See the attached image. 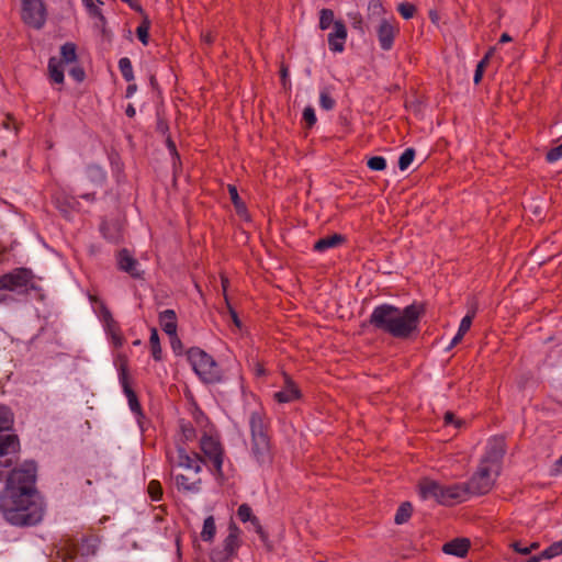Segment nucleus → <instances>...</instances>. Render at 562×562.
<instances>
[{"mask_svg": "<svg viewBox=\"0 0 562 562\" xmlns=\"http://www.w3.org/2000/svg\"><path fill=\"white\" fill-rule=\"evenodd\" d=\"M463 336L460 335L459 333H457V335L452 338L451 342H450V346L448 347V349H451L453 348L454 346H457L461 340H462Z\"/></svg>", "mask_w": 562, "mask_h": 562, "instance_id": "54", "label": "nucleus"}, {"mask_svg": "<svg viewBox=\"0 0 562 562\" xmlns=\"http://www.w3.org/2000/svg\"><path fill=\"white\" fill-rule=\"evenodd\" d=\"M119 68H120V71H121L123 78L126 81H132L134 79L133 67H132V63H131L130 58H127V57L121 58L119 60Z\"/></svg>", "mask_w": 562, "mask_h": 562, "instance_id": "32", "label": "nucleus"}, {"mask_svg": "<svg viewBox=\"0 0 562 562\" xmlns=\"http://www.w3.org/2000/svg\"><path fill=\"white\" fill-rule=\"evenodd\" d=\"M149 344L151 349V356L156 361L161 360V347L159 341L158 331L155 327L150 329Z\"/></svg>", "mask_w": 562, "mask_h": 562, "instance_id": "28", "label": "nucleus"}, {"mask_svg": "<svg viewBox=\"0 0 562 562\" xmlns=\"http://www.w3.org/2000/svg\"><path fill=\"white\" fill-rule=\"evenodd\" d=\"M501 471L488 467L486 463H481L472 477L467 482L471 495H484L488 493L498 476Z\"/></svg>", "mask_w": 562, "mask_h": 562, "instance_id": "7", "label": "nucleus"}, {"mask_svg": "<svg viewBox=\"0 0 562 562\" xmlns=\"http://www.w3.org/2000/svg\"><path fill=\"white\" fill-rule=\"evenodd\" d=\"M99 542L100 541L97 536H93V535L87 536L81 539V542L78 546V548L74 543H66L60 549V553L65 561L67 559L75 558L76 554H80L81 557H85V558L92 557L97 553Z\"/></svg>", "mask_w": 562, "mask_h": 562, "instance_id": "12", "label": "nucleus"}, {"mask_svg": "<svg viewBox=\"0 0 562 562\" xmlns=\"http://www.w3.org/2000/svg\"><path fill=\"white\" fill-rule=\"evenodd\" d=\"M149 29L150 22L147 18H145L136 29V35L144 45L148 44Z\"/></svg>", "mask_w": 562, "mask_h": 562, "instance_id": "33", "label": "nucleus"}, {"mask_svg": "<svg viewBox=\"0 0 562 562\" xmlns=\"http://www.w3.org/2000/svg\"><path fill=\"white\" fill-rule=\"evenodd\" d=\"M147 491L153 501H159L162 496V487L159 481H150Z\"/></svg>", "mask_w": 562, "mask_h": 562, "instance_id": "41", "label": "nucleus"}, {"mask_svg": "<svg viewBox=\"0 0 562 562\" xmlns=\"http://www.w3.org/2000/svg\"><path fill=\"white\" fill-rule=\"evenodd\" d=\"M347 27L341 20L334 22L333 31L328 34V47L334 53H342L347 41Z\"/></svg>", "mask_w": 562, "mask_h": 562, "instance_id": "17", "label": "nucleus"}, {"mask_svg": "<svg viewBox=\"0 0 562 562\" xmlns=\"http://www.w3.org/2000/svg\"><path fill=\"white\" fill-rule=\"evenodd\" d=\"M248 522H250L254 531L258 533L262 540H266L267 535L263 528L261 527L259 519L256 516H254Z\"/></svg>", "mask_w": 562, "mask_h": 562, "instance_id": "49", "label": "nucleus"}, {"mask_svg": "<svg viewBox=\"0 0 562 562\" xmlns=\"http://www.w3.org/2000/svg\"><path fill=\"white\" fill-rule=\"evenodd\" d=\"M32 280V272L25 268H18L0 277V291H19L27 288ZM4 296H0V303Z\"/></svg>", "mask_w": 562, "mask_h": 562, "instance_id": "11", "label": "nucleus"}, {"mask_svg": "<svg viewBox=\"0 0 562 562\" xmlns=\"http://www.w3.org/2000/svg\"><path fill=\"white\" fill-rule=\"evenodd\" d=\"M136 91V86L135 85H130L126 89V97L130 98L134 94V92Z\"/></svg>", "mask_w": 562, "mask_h": 562, "instance_id": "59", "label": "nucleus"}, {"mask_svg": "<svg viewBox=\"0 0 562 562\" xmlns=\"http://www.w3.org/2000/svg\"><path fill=\"white\" fill-rule=\"evenodd\" d=\"M423 314L424 307L418 304H411L404 308L381 304L372 311L369 323L375 329L394 338L407 339L418 331Z\"/></svg>", "mask_w": 562, "mask_h": 562, "instance_id": "2", "label": "nucleus"}, {"mask_svg": "<svg viewBox=\"0 0 562 562\" xmlns=\"http://www.w3.org/2000/svg\"><path fill=\"white\" fill-rule=\"evenodd\" d=\"M82 2L91 15L98 18L100 22L104 23L105 19L102 15L101 10L99 8V4H102L101 0H95L97 3H94L93 0H82Z\"/></svg>", "mask_w": 562, "mask_h": 562, "instance_id": "37", "label": "nucleus"}, {"mask_svg": "<svg viewBox=\"0 0 562 562\" xmlns=\"http://www.w3.org/2000/svg\"><path fill=\"white\" fill-rule=\"evenodd\" d=\"M13 424V414L10 408L0 405V432L9 430ZM19 448V439L15 435L0 434V481L7 475L12 460L8 456Z\"/></svg>", "mask_w": 562, "mask_h": 562, "instance_id": "5", "label": "nucleus"}, {"mask_svg": "<svg viewBox=\"0 0 562 562\" xmlns=\"http://www.w3.org/2000/svg\"><path fill=\"white\" fill-rule=\"evenodd\" d=\"M255 515L248 504H241L237 509V517L243 522H248Z\"/></svg>", "mask_w": 562, "mask_h": 562, "instance_id": "43", "label": "nucleus"}, {"mask_svg": "<svg viewBox=\"0 0 562 562\" xmlns=\"http://www.w3.org/2000/svg\"><path fill=\"white\" fill-rule=\"evenodd\" d=\"M414 157H415V150L413 148H406L400 156L398 168L402 171L406 170L413 162Z\"/></svg>", "mask_w": 562, "mask_h": 562, "instance_id": "35", "label": "nucleus"}, {"mask_svg": "<svg viewBox=\"0 0 562 562\" xmlns=\"http://www.w3.org/2000/svg\"><path fill=\"white\" fill-rule=\"evenodd\" d=\"M397 11L404 19L408 20L414 16L416 8L412 3L403 2L398 4Z\"/></svg>", "mask_w": 562, "mask_h": 562, "instance_id": "44", "label": "nucleus"}, {"mask_svg": "<svg viewBox=\"0 0 562 562\" xmlns=\"http://www.w3.org/2000/svg\"><path fill=\"white\" fill-rule=\"evenodd\" d=\"M505 454V440L503 437H493L488 440L486 451L481 463H486L501 471L502 460Z\"/></svg>", "mask_w": 562, "mask_h": 562, "instance_id": "13", "label": "nucleus"}, {"mask_svg": "<svg viewBox=\"0 0 562 562\" xmlns=\"http://www.w3.org/2000/svg\"><path fill=\"white\" fill-rule=\"evenodd\" d=\"M250 440L248 450L254 461L259 465H269L273 460L271 439L268 434V418L263 411L250 412L249 418Z\"/></svg>", "mask_w": 562, "mask_h": 562, "instance_id": "4", "label": "nucleus"}, {"mask_svg": "<svg viewBox=\"0 0 562 562\" xmlns=\"http://www.w3.org/2000/svg\"><path fill=\"white\" fill-rule=\"evenodd\" d=\"M239 529L235 525H229L228 535L223 542L224 551L218 557H214V560L217 562H224L229 558L234 557L240 546L239 541Z\"/></svg>", "mask_w": 562, "mask_h": 562, "instance_id": "15", "label": "nucleus"}, {"mask_svg": "<svg viewBox=\"0 0 562 562\" xmlns=\"http://www.w3.org/2000/svg\"><path fill=\"white\" fill-rule=\"evenodd\" d=\"M336 102L334 98L330 95V92L327 88L322 89L319 93V105L326 110L329 111L334 109Z\"/></svg>", "mask_w": 562, "mask_h": 562, "instance_id": "39", "label": "nucleus"}, {"mask_svg": "<svg viewBox=\"0 0 562 562\" xmlns=\"http://www.w3.org/2000/svg\"><path fill=\"white\" fill-rule=\"evenodd\" d=\"M419 496L427 501L432 499L436 503L442 504L445 502L443 485L429 479H424L418 484Z\"/></svg>", "mask_w": 562, "mask_h": 562, "instance_id": "16", "label": "nucleus"}, {"mask_svg": "<svg viewBox=\"0 0 562 562\" xmlns=\"http://www.w3.org/2000/svg\"><path fill=\"white\" fill-rule=\"evenodd\" d=\"M412 512H413V508H412L411 503H408V502L403 503L398 507V509L395 514V518H394L395 524L402 525V524L406 522L409 519Z\"/></svg>", "mask_w": 562, "mask_h": 562, "instance_id": "29", "label": "nucleus"}, {"mask_svg": "<svg viewBox=\"0 0 562 562\" xmlns=\"http://www.w3.org/2000/svg\"><path fill=\"white\" fill-rule=\"evenodd\" d=\"M21 16L25 24L40 30L45 25L47 11L43 0H21Z\"/></svg>", "mask_w": 562, "mask_h": 562, "instance_id": "10", "label": "nucleus"}, {"mask_svg": "<svg viewBox=\"0 0 562 562\" xmlns=\"http://www.w3.org/2000/svg\"><path fill=\"white\" fill-rule=\"evenodd\" d=\"M301 397V391L293 380L284 374L283 387L273 394L274 401L280 404L292 403Z\"/></svg>", "mask_w": 562, "mask_h": 562, "instance_id": "18", "label": "nucleus"}, {"mask_svg": "<svg viewBox=\"0 0 562 562\" xmlns=\"http://www.w3.org/2000/svg\"><path fill=\"white\" fill-rule=\"evenodd\" d=\"M125 114L128 116V117H134L135 114H136V110L135 108L133 106V104H128L125 109Z\"/></svg>", "mask_w": 562, "mask_h": 562, "instance_id": "56", "label": "nucleus"}, {"mask_svg": "<svg viewBox=\"0 0 562 562\" xmlns=\"http://www.w3.org/2000/svg\"><path fill=\"white\" fill-rule=\"evenodd\" d=\"M36 472V463L25 461L7 477L0 496V510L13 526H34L43 519L44 502L35 488Z\"/></svg>", "mask_w": 562, "mask_h": 562, "instance_id": "1", "label": "nucleus"}, {"mask_svg": "<svg viewBox=\"0 0 562 562\" xmlns=\"http://www.w3.org/2000/svg\"><path fill=\"white\" fill-rule=\"evenodd\" d=\"M542 559H552L562 554V540H559L547 549H544L541 553Z\"/></svg>", "mask_w": 562, "mask_h": 562, "instance_id": "38", "label": "nucleus"}, {"mask_svg": "<svg viewBox=\"0 0 562 562\" xmlns=\"http://www.w3.org/2000/svg\"><path fill=\"white\" fill-rule=\"evenodd\" d=\"M470 549V541L467 538H457L443 544L442 551L446 554L463 558Z\"/></svg>", "mask_w": 562, "mask_h": 562, "instance_id": "23", "label": "nucleus"}, {"mask_svg": "<svg viewBox=\"0 0 562 562\" xmlns=\"http://www.w3.org/2000/svg\"><path fill=\"white\" fill-rule=\"evenodd\" d=\"M119 269L128 273L132 278H140L142 273L138 269V261L130 254L127 249H122L117 254Z\"/></svg>", "mask_w": 562, "mask_h": 562, "instance_id": "20", "label": "nucleus"}, {"mask_svg": "<svg viewBox=\"0 0 562 562\" xmlns=\"http://www.w3.org/2000/svg\"><path fill=\"white\" fill-rule=\"evenodd\" d=\"M61 59L50 57L48 60V74L52 81L55 83L64 82V68L63 64H75L77 61V46L74 43H65L60 47Z\"/></svg>", "mask_w": 562, "mask_h": 562, "instance_id": "9", "label": "nucleus"}, {"mask_svg": "<svg viewBox=\"0 0 562 562\" xmlns=\"http://www.w3.org/2000/svg\"><path fill=\"white\" fill-rule=\"evenodd\" d=\"M512 41V37L507 33H503L499 38V43H508Z\"/></svg>", "mask_w": 562, "mask_h": 562, "instance_id": "60", "label": "nucleus"}, {"mask_svg": "<svg viewBox=\"0 0 562 562\" xmlns=\"http://www.w3.org/2000/svg\"><path fill=\"white\" fill-rule=\"evenodd\" d=\"M200 449L204 456L202 458L206 461L211 462L214 467L216 474L222 475L223 473V462H224V449L220 441V438L212 434H203L200 438Z\"/></svg>", "mask_w": 562, "mask_h": 562, "instance_id": "8", "label": "nucleus"}, {"mask_svg": "<svg viewBox=\"0 0 562 562\" xmlns=\"http://www.w3.org/2000/svg\"><path fill=\"white\" fill-rule=\"evenodd\" d=\"M303 119L308 127H312L316 123L315 111L312 106H306L303 111Z\"/></svg>", "mask_w": 562, "mask_h": 562, "instance_id": "47", "label": "nucleus"}, {"mask_svg": "<svg viewBox=\"0 0 562 562\" xmlns=\"http://www.w3.org/2000/svg\"><path fill=\"white\" fill-rule=\"evenodd\" d=\"M485 66H486V60H481L476 65V69L474 72V78H473V81L475 85H477L482 80Z\"/></svg>", "mask_w": 562, "mask_h": 562, "instance_id": "51", "label": "nucleus"}, {"mask_svg": "<svg viewBox=\"0 0 562 562\" xmlns=\"http://www.w3.org/2000/svg\"><path fill=\"white\" fill-rule=\"evenodd\" d=\"M180 428H181V440L183 443H189L196 438V431L191 424L182 423Z\"/></svg>", "mask_w": 562, "mask_h": 562, "instance_id": "36", "label": "nucleus"}, {"mask_svg": "<svg viewBox=\"0 0 562 562\" xmlns=\"http://www.w3.org/2000/svg\"><path fill=\"white\" fill-rule=\"evenodd\" d=\"M348 18L350 20V24L352 29L359 32L360 35L366 34V25L363 23V19L359 12H350L348 13Z\"/></svg>", "mask_w": 562, "mask_h": 562, "instance_id": "34", "label": "nucleus"}, {"mask_svg": "<svg viewBox=\"0 0 562 562\" xmlns=\"http://www.w3.org/2000/svg\"><path fill=\"white\" fill-rule=\"evenodd\" d=\"M345 240L340 234H334L330 236L323 237L314 244V250L318 252L326 251L327 249L335 248L342 244Z\"/></svg>", "mask_w": 562, "mask_h": 562, "instance_id": "24", "label": "nucleus"}, {"mask_svg": "<svg viewBox=\"0 0 562 562\" xmlns=\"http://www.w3.org/2000/svg\"><path fill=\"white\" fill-rule=\"evenodd\" d=\"M167 461L170 475L179 492L198 494L202 488V480L199 474L202 471L204 460L200 454L190 456L186 448L179 446L176 451L167 452Z\"/></svg>", "mask_w": 562, "mask_h": 562, "instance_id": "3", "label": "nucleus"}, {"mask_svg": "<svg viewBox=\"0 0 562 562\" xmlns=\"http://www.w3.org/2000/svg\"><path fill=\"white\" fill-rule=\"evenodd\" d=\"M557 471H562V456L555 461Z\"/></svg>", "mask_w": 562, "mask_h": 562, "instance_id": "63", "label": "nucleus"}, {"mask_svg": "<svg viewBox=\"0 0 562 562\" xmlns=\"http://www.w3.org/2000/svg\"><path fill=\"white\" fill-rule=\"evenodd\" d=\"M120 382L122 384L124 394L127 397L128 406H130L131 411L136 415H142L140 404L137 400L136 393L132 390V387L130 385L127 372L124 368H122L121 372H120Z\"/></svg>", "mask_w": 562, "mask_h": 562, "instance_id": "22", "label": "nucleus"}, {"mask_svg": "<svg viewBox=\"0 0 562 562\" xmlns=\"http://www.w3.org/2000/svg\"><path fill=\"white\" fill-rule=\"evenodd\" d=\"M334 11L330 9H322L319 11V29L327 30L331 25L334 26V22H336Z\"/></svg>", "mask_w": 562, "mask_h": 562, "instance_id": "30", "label": "nucleus"}, {"mask_svg": "<svg viewBox=\"0 0 562 562\" xmlns=\"http://www.w3.org/2000/svg\"><path fill=\"white\" fill-rule=\"evenodd\" d=\"M227 286H228V279L225 277H222V288H223V292H224V297L225 296L227 297V294H226Z\"/></svg>", "mask_w": 562, "mask_h": 562, "instance_id": "58", "label": "nucleus"}, {"mask_svg": "<svg viewBox=\"0 0 562 562\" xmlns=\"http://www.w3.org/2000/svg\"><path fill=\"white\" fill-rule=\"evenodd\" d=\"M69 74L78 82L83 81V79L86 77L85 70L79 66L72 67L69 71Z\"/></svg>", "mask_w": 562, "mask_h": 562, "instance_id": "50", "label": "nucleus"}, {"mask_svg": "<svg viewBox=\"0 0 562 562\" xmlns=\"http://www.w3.org/2000/svg\"><path fill=\"white\" fill-rule=\"evenodd\" d=\"M494 49H490L487 54L484 56L482 60H486V64L488 63V59L491 58Z\"/></svg>", "mask_w": 562, "mask_h": 562, "instance_id": "64", "label": "nucleus"}, {"mask_svg": "<svg viewBox=\"0 0 562 562\" xmlns=\"http://www.w3.org/2000/svg\"><path fill=\"white\" fill-rule=\"evenodd\" d=\"M225 302H226L227 310H228V313L231 315V318H232L233 323L235 324L236 327L239 328L241 324H240V321L238 318V315H237L236 311L229 304L228 297H226V296H225Z\"/></svg>", "mask_w": 562, "mask_h": 562, "instance_id": "52", "label": "nucleus"}, {"mask_svg": "<svg viewBox=\"0 0 562 562\" xmlns=\"http://www.w3.org/2000/svg\"><path fill=\"white\" fill-rule=\"evenodd\" d=\"M100 318L103 322L106 330L116 337L117 324L114 321L110 310L103 303L100 304Z\"/></svg>", "mask_w": 562, "mask_h": 562, "instance_id": "25", "label": "nucleus"}, {"mask_svg": "<svg viewBox=\"0 0 562 562\" xmlns=\"http://www.w3.org/2000/svg\"><path fill=\"white\" fill-rule=\"evenodd\" d=\"M216 533V526L213 516H209L204 519L203 528L201 531V538L203 541H212Z\"/></svg>", "mask_w": 562, "mask_h": 562, "instance_id": "26", "label": "nucleus"}, {"mask_svg": "<svg viewBox=\"0 0 562 562\" xmlns=\"http://www.w3.org/2000/svg\"><path fill=\"white\" fill-rule=\"evenodd\" d=\"M472 319H473V314H468L465 315L462 319H461V323H460V326H459V329H458V333L462 336H464L467 334V331L470 329L471 327V324H472Z\"/></svg>", "mask_w": 562, "mask_h": 562, "instance_id": "48", "label": "nucleus"}, {"mask_svg": "<svg viewBox=\"0 0 562 562\" xmlns=\"http://www.w3.org/2000/svg\"><path fill=\"white\" fill-rule=\"evenodd\" d=\"M111 336H112V339H113V341H114V344L116 346H121L122 345V340L123 339H122V336L120 334V329L119 328L116 329V337H114L113 335H111Z\"/></svg>", "mask_w": 562, "mask_h": 562, "instance_id": "57", "label": "nucleus"}, {"mask_svg": "<svg viewBox=\"0 0 562 562\" xmlns=\"http://www.w3.org/2000/svg\"><path fill=\"white\" fill-rule=\"evenodd\" d=\"M540 547L539 542H531L529 546H528V549H529V553H531L532 551L535 550H538Z\"/></svg>", "mask_w": 562, "mask_h": 562, "instance_id": "61", "label": "nucleus"}, {"mask_svg": "<svg viewBox=\"0 0 562 562\" xmlns=\"http://www.w3.org/2000/svg\"><path fill=\"white\" fill-rule=\"evenodd\" d=\"M445 425H452L454 428H460L464 424L462 419L456 417L452 412H446L443 415Z\"/></svg>", "mask_w": 562, "mask_h": 562, "instance_id": "45", "label": "nucleus"}, {"mask_svg": "<svg viewBox=\"0 0 562 562\" xmlns=\"http://www.w3.org/2000/svg\"><path fill=\"white\" fill-rule=\"evenodd\" d=\"M384 8L380 0H370L368 3V18L369 20L378 19L379 21L384 18Z\"/></svg>", "mask_w": 562, "mask_h": 562, "instance_id": "27", "label": "nucleus"}, {"mask_svg": "<svg viewBox=\"0 0 562 562\" xmlns=\"http://www.w3.org/2000/svg\"><path fill=\"white\" fill-rule=\"evenodd\" d=\"M188 360L196 375L205 383L221 380V369L212 356L199 347H192L187 352Z\"/></svg>", "mask_w": 562, "mask_h": 562, "instance_id": "6", "label": "nucleus"}, {"mask_svg": "<svg viewBox=\"0 0 562 562\" xmlns=\"http://www.w3.org/2000/svg\"><path fill=\"white\" fill-rule=\"evenodd\" d=\"M202 40L207 45H211L214 42V36L211 33L202 34Z\"/></svg>", "mask_w": 562, "mask_h": 562, "instance_id": "55", "label": "nucleus"}, {"mask_svg": "<svg viewBox=\"0 0 562 562\" xmlns=\"http://www.w3.org/2000/svg\"><path fill=\"white\" fill-rule=\"evenodd\" d=\"M159 325L161 329L170 337L171 345H175V340H178L177 335V315L173 310H165L159 313Z\"/></svg>", "mask_w": 562, "mask_h": 562, "instance_id": "19", "label": "nucleus"}, {"mask_svg": "<svg viewBox=\"0 0 562 562\" xmlns=\"http://www.w3.org/2000/svg\"><path fill=\"white\" fill-rule=\"evenodd\" d=\"M228 193L233 204L235 205L237 213L241 214L246 211L244 203L241 202L237 189L234 186H228Z\"/></svg>", "mask_w": 562, "mask_h": 562, "instance_id": "40", "label": "nucleus"}, {"mask_svg": "<svg viewBox=\"0 0 562 562\" xmlns=\"http://www.w3.org/2000/svg\"><path fill=\"white\" fill-rule=\"evenodd\" d=\"M368 167L374 171H382L386 168V160L382 156H373L367 162Z\"/></svg>", "mask_w": 562, "mask_h": 562, "instance_id": "42", "label": "nucleus"}, {"mask_svg": "<svg viewBox=\"0 0 562 562\" xmlns=\"http://www.w3.org/2000/svg\"><path fill=\"white\" fill-rule=\"evenodd\" d=\"M510 547L514 549L515 552H517L519 554H522V555L530 554L528 546L522 544L520 541L513 542L510 544Z\"/></svg>", "mask_w": 562, "mask_h": 562, "instance_id": "53", "label": "nucleus"}, {"mask_svg": "<svg viewBox=\"0 0 562 562\" xmlns=\"http://www.w3.org/2000/svg\"><path fill=\"white\" fill-rule=\"evenodd\" d=\"M542 559L541 554L529 558L526 562H540Z\"/></svg>", "mask_w": 562, "mask_h": 562, "instance_id": "62", "label": "nucleus"}, {"mask_svg": "<svg viewBox=\"0 0 562 562\" xmlns=\"http://www.w3.org/2000/svg\"><path fill=\"white\" fill-rule=\"evenodd\" d=\"M445 502L442 505H449L454 502H463L471 493L469 492L467 483H458L449 486H443Z\"/></svg>", "mask_w": 562, "mask_h": 562, "instance_id": "21", "label": "nucleus"}, {"mask_svg": "<svg viewBox=\"0 0 562 562\" xmlns=\"http://www.w3.org/2000/svg\"><path fill=\"white\" fill-rule=\"evenodd\" d=\"M561 158H562V143L559 146L551 148L547 153V160L549 162H555Z\"/></svg>", "mask_w": 562, "mask_h": 562, "instance_id": "46", "label": "nucleus"}, {"mask_svg": "<svg viewBox=\"0 0 562 562\" xmlns=\"http://www.w3.org/2000/svg\"><path fill=\"white\" fill-rule=\"evenodd\" d=\"M398 32V25L393 20L381 19L376 27L380 47L383 50H390L393 47L394 40Z\"/></svg>", "mask_w": 562, "mask_h": 562, "instance_id": "14", "label": "nucleus"}, {"mask_svg": "<svg viewBox=\"0 0 562 562\" xmlns=\"http://www.w3.org/2000/svg\"><path fill=\"white\" fill-rule=\"evenodd\" d=\"M87 176L91 181L100 184L103 183L106 178L104 170L95 165L88 167Z\"/></svg>", "mask_w": 562, "mask_h": 562, "instance_id": "31", "label": "nucleus"}]
</instances>
